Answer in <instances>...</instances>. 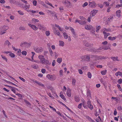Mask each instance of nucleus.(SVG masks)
I'll list each match as a JSON object with an SVG mask.
<instances>
[{
  "label": "nucleus",
  "mask_w": 122,
  "mask_h": 122,
  "mask_svg": "<svg viewBox=\"0 0 122 122\" xmlns=\"http://www.w3.org/2000/svg\"><path fill=\"white\" fill-rule=\"evenodd\" d=\"M41 71L43 73H44L46 72V70L44 69H42L41 70Z\"/></svg>",
  "instance_id": "obj_64"
},
{
  "label": "nucleus",
  "mask_w": 122,
  "mask_h": 122,
  "mask_svg": "<svg viewBox=\"0 0 122 122\" xmlns=\"http://www.w3.org/2000/svg\"><path fill=\"white\" fill-rule=\"evenodd\" d=\"M66 94L67 96L69 97H70L71 96V93L70 89L67 90Z\"/></svg>",
  "instance_id": "obj_16"
},
{
  "label": "nucleus",
  "mask_w": 122,
  "mask_h": 122,
  "mask_svg": "<svg viewBox=\"0 0 122 122\" xmlns=\"http://www.w3.org/2000/svg\"><path fill=\"white\" fill-rule=\"evenodd\" d=\"M21 53L23 55L26 56L27 54V52L25 51H23Z\"/></svg>",
  "instance_id": "obj_50"
},
{
  "label": "nucleus",
  "mask_w": 122,
  "mask_h": 122,
  "mask_svg": "<svg viewBox=\"0 0 122 122\" xmlns=\"http://www.w3.org/2000/svg\"><path fill=\"white\" fill-rule=\"evenodd\" d=\"M32 21L35 22H38L39 21V20L38 19L35 18L33 19L32 20Z\"/></svg>",
  "instance_id": "obj_47"
},
{
  "label": "nucleus",
  "mask_w": 122,
  "mask_h": 122,
  "mask_svg": "<svg viewBox=\"0 0 122 122\" xmlns=\"http://www.w3.org/2000/svg\"><path fill=\"white\" fill-rule=\"evenodd\" d=\"M24 102L29 107H30V104L28 101L25 100Z\"/></svg>",
  "instance_id": "obj_19"
},
{
  "label": "nucleus",
  "mask_w": 122,
  "mask_h": 122,
  "mask_svg": "<svg viewBox=\"0 0 122 122\" xmlns=\"http://www.w3.org/2000/svg\"><path fill=\"white\" fill-rule=\"evenodd\" d=\"M108 39L109 40L113 41L115 40L116 37H112L111 36H109L108 37Z\"/></svg>",
  "instance_id": "obj_22"
},
{
  "label": "nucleus",
  "mask_w": 122,
  "mask_h": 122,
  "mask_svg": "<svg viewBox=\"0 0 122 122\" xmlns=\"http://www.w3.org/2000/svg\"><path fill=\"white\" fill-rule=\"evenodd\" d=\"M87 118L89 121H91V122H94V120H93L92 119L89 117H88Z\"/></svg>",
  "instance_id": "obj_60"
},
{
  "label": "nucleus",
  "mask_w": 122,
  "mask_h": 122,
  "mask_svg": "<svg viewBox=\"0 0 122 122\" xmlns=\"http://www.w3.org/2000/svg\"><path fill=\"white\" fill-rule=\"evenodd\" d=\"M113 19V17L112 16H111L110 17L108 18V20L109 21H111Z\"/></svg>",
  "instance_id": "obj_37"
},
{
  "label": "nucleus",
  "mask_w": 122,
  "mask_h": 122,
  "mask_svg": "<svg viewBox=\"0 0 122 122\" xmlns=\"http://www.w3.org/2000/svg\"><path fill=\"white\" fill-rule=\"evenodd\" d=\"M50 32L49 31H46V34L47 36H49L50 35Z\"/></svg>",
  "instance_id": "obj_56"
},
{
  "label": "nucleus",
  "mask_w": 122,
  "mask_h": 122,
  "mask_svg": "<svg viewBox=\"0 0 122 122\" xmlns=\"http://www.w3.org/2000/svg\"><path fill=\"white\" fill-rule=\"evenodd\" d=\"M115 75L117 76H118V75H119L120 76H122V72L120 71H118L116 73Z\"/></svg>",
  "instance_id": "obj_24"
},
{
  "label": "nucleus",
  "mask_w": 122,
  "mask_h": 122,
  "mask_svg": "<svg viewBox=\"0 0 122 122\" xmlns=\"http://www.w3.org/2000/svg\"><path fill=\"white\" fill-rule=\"evenodd\" d=\"M103 33L105 39L107 38L108 36L110 35V34L109 33H107L104 32H103Z\"/></svg>",
  "instance_id": "obj_11"
},
{
  "label": "nucleus",
  "mask_w": 122,
  "mask_h": 122,
  "mask_svg": "<svg viewBox=\"0 0 122 122\" xmlns=\"http://www.w3.org/2000/svg\"><path fill=\"white\" fill-rule=\"evenodd\" d=\"M16 95H17L20 98H21V97H22L21 95L19 93L17 94H16Z\"/></svg>",
  "instance_id": "obj_63"
},
{
  "label": "nucleus",
  "mask_w": 122,
  "mask_h": 122,
  "mask_svg": "<svg viewBox=\"0 0 122 122\" xmlns=\"http://www.w3.org/2000/svg\"><path fill=\"white\" fill-rule=\"evenodd\" d=\"M62 61V59L61 58H58L57 59V61L59 63H60Z\"/></svg>",
  "instance_id": "obj_28"
},
{
  "label": "nucleus",
  "mask_w": 122,
  "mask_h": 122,
  "mask_svg": "<svg viewBox=\"0 0 122 122\" xmlns=\"http://www.w3.org/2000/svg\"><path fill=\"white\" fill-rule=\"evenodd\" d=\"M108 49L111 50L110 47H109L108 46H105L104 48H103V49L105 50H107Z\"/></svg>",
  "instance_id": "obj_51"
},
{
  "label": "nucleus",
  "mask_w": 122,
  "mask_h": 122,
  "mask_svg": "<svg viewBox=\"0 0 122 122\" xmlns=\"http://www.w3.org/2000/svg\"><path fill=\"white\" fill-rule=\"evenodd\" d=\"M31 28L35 31L37 30L38 29V28L35 25H33L32 26H31Z\"/></svg>",
  "instance_id": "obj_23"
},
{
  "label": "nucleus",
  "mask_w": 122,
  "mask_h": 122,
  "mask_svg": "<svg viewBox=\"0 0 122 122\" xmlns=\"http://www.w3.org/2000/svg\"><path fill=\"white\" fill-rule=\"evenodd\" d=\"M31 44V43H28L26 42H25L24 46L27 47L30 46Z\"/></svg>",
  "instance_id": "obj_14"
},
{
  "label": "nucleus",
  "mask_w": 122,
  "mask_h": 122,
  "mask_svg": "<svg viewBox=\"0 0 122 122\" xmlns=\"http://www.w3.org/2000/svg\"><path fill=\"white\" fill-rule=\"evenodd\" d=\"M87 76L88 77L90 78H91L92 76V74L90 72L88 73Z\"/></svg>",
  "instance_id": "obj_39"
},
{
  "label": "nucleus",
  "mask_w": 122,
  "mask_h": 122,
  "mask_svg": "<svg viewBox=\"0 0 122 122\" xmlns=\"http://www.w3.org/2000/svg\"><path fill=\"white\" fill-rule=\"evenodd\" d=\"M35 82L37 84H38L40 86H44V85L42 84L41 82H39L38 81H37L35 80Z\"/></svg>",
  "instance_id": "obj_20"
},
{
  "label": "nucleus",
  "mask_w": 122,
  "mask_h": 122,
  "mask_svg": "<svg viewBox=\"0 0 122 122\" xmlns=\"http://www.w3.org/2000/svg\"><path fill=\"white\" fill-rule=\"evenodd\" d=\"M63 71L62 70H61L60 71V76L61 77L63 76Z\"/></svg>",
  "instance_id": "obj_49"
},
{
  "label": "nucleus",
  "mask_w": 122,
  "mask_h": 122,
  "mask_svg": "<svg viewBox=\"0 0 122 122\" xmlns=\"http://www.w3.org/2000/svg\"><path fill=\"white\" fill-rule=\"evenodd\" d=\"M59 43V45L60 46H64V44L63 41H60Z\"/></svg>",
  "instance_id": "obj_31"
},
{
  "label": "nucleus",
  "mask_w": 122,
  "mask_h": 122,
  "mask_svg": "<svg viewBox=\"0 0 122 122\" xmlns=\"http://www.w3.org/2000/svg\"><path fill=\"white\" fill-rule=\"evenodd\" d=\"M87 106L88 107L92 110L93 108V107L92 105L91 104V103L90 100H89L87 102Z\"/></svg>",
  "instance_id": "obj_5"
},
{
  "label": "nucleus",
  "mask_w": 122,
  "mask_h": 122,
  "mask_svg": "<svg viewBox=\"0 0 122 122\" xmlns=\"http://www.w3.org/2000/svg\"><path fill=\"white\" fill-rule=\"evenodd\" d=\"M37 2L35 0H34L33 2V4L34 5L36 6V5Z\"/></svg>",
  "instance_id": "obj_57"
},
{
  "label": "nucleus",
  "mask_w": 122,
  "mask_h": 122,
  "mask_svg": "<svg viewBox=\"0 0 122 122\" xmlns=\"http://www.w3.org/2000/svg\"><path fill=\"white\" fill-rule=\"evenodd\" d=\"M121 13V11L120 10H118L116 12V14L117 16V17H120V13Z\"/></svg>",
  "instance_id": "obj_13"
},
{
  "label": "nucleus",
  "mask_w": 122,
  "mask_h": 122,
  "mask_svg": "<svg viewBox=\"0 0 122 122\" xmlns=\"http://www.w3.org/2000/svg\"><path fill=\"white\" fill-rule=\"evenodd\" d=\"M16 52H17L16 54L20 56L21 55V50L20 49H16Z\"/></svg>",
  "instance_id": "obj_12"
},
{
  "label": "nucleus",
  "mask_w": 122,
  "mask_h": 122,
  "mask_svg": "<svg viewBox=\"0 0 122 122\" xmlns=\"http://www.w3.org/2000/svg\"><path fill=\"white\" fill-rule=\"evenodd\" d=\"M118 82L119 84H121L122 83V79H120L118 80Z\"/></svg>",
  "instance_id": "obj_52"
},
{
  "label": "nucleus",
  "mask_w": 122,
  "mask_h": 122,
  "mask_svg": "<svg viewBox=\"0 0 122 122\" xmlns=\"http://www.w3.org/2000/svg\"><path fill=\"white\" fill-rule=\"evenodd\" d=\"M45 3L51 6V7H53L51 3H50L47 1L46 0L45 1Z\"/></svg>",
  "instance_id": "obj_45"
},
{
  "label": "nucleus",
  "mask_w": 122,
  "mask_h": 122,
  "mask_svg": "<svg viewBox=\"0 0 122 122\" xmlns=\"http://www.w3.org/2000/svg\"><path fill=\"white\" fill-rule=\"evenodd\" d=\"M38 66L36 64H34L33 66V68L35 69H37L38 68Z\"/></svg>",
  "instance_id": "obj_36"
},
{
  "label": "nucleus",
  "mask_w": 122,
  "mask_h": 122,
  "mask_svg": "<svg viewBox=\"0 0 122 122\" xmlns=\"http://www.w3.org/2000/svg\"><path fill=\"white\" fill-rule=\"evenodd\" d=\"M25 7V9L27 11H28V9L29 7H28V5H25L24 7Z\"/></svg>",
  "instance_id": "obj_54"
},
{
  "label": "nucleus",
  "mask_w": 122,
  "mask_h": 122,
  "mask_svg": "<svg viewBox=\"0 0 122 122\" xmlns=\"http://www.w3.org/2000/svg\"><path fill=\"white\" fill-rule=\"evenodd\" d=\"M107 70H104L101 71V74L102 75H105L106 73Z\"/></svg>",
  "instance_id": "obj_30"
},
{
  "label": "nucleus",
  "mask_w": 122,
  "mask_h": 122,
  "mask_svg": "<svg viewBox=\"0 0 122 122\" xmlns=\"http://www.w3.org/2000/svg\"><path fill=\"white\" fill-rule=\"evenodd\" d=\"M86 59H87L86 60L87 61H89L90 59V56L88 55L86 56Z\"/></svg>",
  "instance_id": "obj_40"
},
{
  "label": "nucleus",
  "mask_w": 122,
  "mask_h": 122,
  "mask_svg": "<svg viewBox=\"0 0 122 122\" xmlns=\"http://www.w3.org/2000/svg\"><path fill=\"white\" fill-rule=\"evenodd\" d=\"M91 93L89 90H88L87 92V95L88 97H91Z\"/></svg>",
  "instance_id": "obj_32"
},
{
  "label": "nucleus",
  "mask_w": 122,
  "mask_h": 122,
  "mask_svg": "<svg viewBox=\"0 0 122 122\" xmlns=\"http://www.w3.org/2000/svg\"><path fill=\"white\" fill-rule=\"evenodd\" d=\"M95 59L97 60H99L101 59V56H95Z\"/></svg>",
  "instance_id": "obj_46"
},
{
  "label": "nucleus",
  "mask_w": 122,
  "mask_h": 122,
  "mask_svg": "<svg viewBox=\"0 0 122 122\" xmlns=\"http://www.w3.org/2000/svg\"><path fill=\"white\" fill-rule=\"evenodd\" d=\"M35 51L37 53H40L42 52L43 51V49L41 47H40L37 48H35L34 49Z\"/></svg>",
  "instance_id": "obj_4"
},
{
  "label": "nucleus",
  "mask_w": 122,
  "mask_h": 122,
  "mask_svg": "<svg viewBox=\"0 0 122 122\" xmlns=\"http://www.w3.org/2000/svg\"><path fill=\"white\" fill-rule=\"evenodd\" d=\"M19 29L20 30H25V28L23 26L20 27L19 28Z\"/></svg>",
  "instance_id": "obj_58"
},
{
  "label": "nucleus",
  "mask_w": 122,
  "mask_h": 122,
  "mask_svg": "<svg viewBox=\"0 0 122 122\" xmlns=\"http://www.w3.org/2000/svg\"><path fill=\"white\" fill-rule=\"evenodd\" d=\"M97 10H93L91 11L92 16L93 17L97 13Z\"/></svg>",
  "instance_id": "obj_8"
},
{
  "label": "nucleus",
  "mask_w": 122,
  "mask_h": 122,
  "mask_svg": "<svg viewBox=\"0 0 122 122\" xmlns=\"http://www.w3.org/2000/svg\"><path fill=\"white\" fill-rule=\"evenodd\" d=\"M75 100L76 102H79L80 101V99L79 98L77 97H75Z\"/></svg>",
  "instance_id": "obj_33"
},
{
  "label": "nucleus",
  "mask_w": 122,
  "mask_h": 122,
  "mask_svg": "<svg viewBox=\"0 0 122 122\" xmlns=\"http://www.w3.org/2000/svg\"><path fill=\"white\" fill-rule=\"evenodd\" d=\"M38 57L40 59V63H42L43 64L50 65V63H49V61L46 60L44 58V56L42 55H40L38 56Z\"/></svg>",
  "instance_id": "obj_1"
},
{
  "label": "nucleus",
  "mask_w": 122,
  "mask_h": 122,
  "mask_svg": "<svg viewBox=\"0 0 122 122\" xmlns=\"http://www.w3.org/2000/svg\"><path fill=\"white\" fill-rule=\"evenodd\" d=\"M96 4L94 1H93L92 2H89V6L90 7L93 8L96 6Z\"/></svg>",
  "instance_id": "obj_3"
},
{
  "label": "nucleus",
  "mask_w": 122,
  "mask_h": 122,
  "mask_svg": "<svg viewBox=\"0 0 122 122\" xmlns=\"http://www.w3.org/2000/svg\"><path fill=\"white\" fill-rule=\"evenodd\" d=\"M62 3L68 7H69L71 5V3L68 0H63Z\"/></svg>",
  "instance_id": "obj_2"
},
{
  "label": "nucleus",
  "mask_w": 122,
  "mask_h": 122,
  "mask_svg": "<svg viewBox=\"0 0 122 122\" xmlns=\"http://www.w3.org/2000/svg\"><path fill=\"white\" fill-rule=\"evenodd\" d=\"M5 45H8V46L10 44V43L8 40L6 41L5 42Z\"/></svg>",
  "instance_id": "obj_35"
},
{
  "label": "nucleus",
  "mask_w": 122,
  "mask_h": 122,
  "mask_svg": "<svg viewBox=\"0 0 122 122\" xmlns=\"http://www.w3.org/2000/svg\"><path fill=\"white\" fill-rule=\"evenodd\" d=\"M8 29V27L5 26H3V27L2 28V30L4 31H5Z\"/></svg>",
  "instance_id": "obj_27"
},
{
  "label": "nucleus",
  "mask_w": 122,
  "mask_h": 122,
  "mask_svg": "<svg viewBox=\"0 0 122 122\" xmlns=\"http://www.w3.org/2000/svg\"><path fill=\"white\" fill-rule=\"evenodd\" d=\"M86 24V22L84 20H80L79 24L82 25H83Z\"/></svg>",
  "instance_id": "obj_18"
},
{
  "label": "nucleus",
  "mask_w": 122,
  "mask_h": 122,
  "mask_svg": "<svg viewBox=\"0 0 122 122\" xmlns=\"http://www.w3.org/2000/svg\"><path fill=\"white\" fill-rule=\"evenodd\" d=\"M88 4V3L87 2H85L82 5L83 7H84L85 6H87Z\"/></svg>",
  "instance_id": "obj_61"
},
{
  "label": "nucleus",
  "mask_w": 122,
  "mask_h": 122,
  "mask_svg": "<svg viewBox=\"0 0 122 122\" xmlns=\"http://www.w3.org/2000/svg\"><path fill=\"white\" fill-rule=\"evenodd\" d=\"M19 112L21 113L22 114H25V113H26L28 114H29L28 113H26L24 110L21 109V108H19Z\"/></svg>",
  "instance_id": "obj_9"
},
{
  "label": "nucleus",
  "mask_w": 122,
  "mask_h": 122,
  "mask_svg": "<svg viewBox=\"0 0 122 122\" xmlns=\"http://www.w3.org/2000/svg\"><path fill=\"white\" fill-rule=\"evenodd\" d=\"M16 5H18V6L20 7L22 5L20 3V2H17V1H16Z\"/></svg>",
  "instance_id": "obj_44"
},
{
  "label": "nucleus",
  "mask_w": 122,
  "mask_h": 122,
  "mask_svg": "<svg viewBox=\"0 0 122 122\" xmlns=\"http://www.w3.org/2000/svg\"><path fill=\"white\" fill-rule=\"evenodd\" d=\"M103 32H105V31L107 32H109L111 31V29L109 28L107 29L106 28H104L103 29Z\"/></svg>",
  "instance_id": "obj_26"
},
{
  "label": "nucleus",
  "mask_w": 122,
  "mask_h": 122,
  "mask_svg": "<svg viewBox=\"0 0 122 122\" xmlns=\"http://www.w3.org/2000/svg\"><path fill=\"white\" fill-rule=\"evenodd\" d=\"M92 16H91V15H90V16L87 19V21L89 22H90L91 21V19L92 17Z\"/></svg>",
  "instance_id": "obj_59"
},
{
  "label": "nucleus",
  "mask_w": 122,
  "mask_h": 122,
  "mask_svg": "<svg viewBox=\"0 0 122 122\" xmlns=\"http://www.w3.org/2000/svg\"><path fill=\"white\" fill-rule=\"evenodd\" d=\"M60 96L62 98V99H63L65 101L66 100V99L65 98V96L63 95L60 94Z\"/></svg>",
  "instance_id": "obj_42"
},
{
  "label": "nucleus",
  "mask_w": 122,
  "mask_h": 122,
  "mask_svg": "<svg viewBox=\"0 0 122 122\" xmlns=\"http://www.w3.org/2000/svg\"><path fill=\"white\" fill-rule=\"evenodd\" d=\"M9 55L11 57H15V55L13 53H10Z\"/></svg>",
  "instance_id": "obj_53"
},
{
  "label": "nucleus",
  "mask_w": 122,
  "mask_h": 122,
  "mask_svg": "<svg viewBox=\"0 0 122 122\" xmlns=\"http://www.w3.org/2000/svg\"><path fill=\"white\" fill-rule=\"evenodd\" d=\"M101 26H99L96 28V32H98L99 30L101 28Z\"/></svg>",
  "instance_id": "obj_55"
},
{
  "label": "nucleus",
  "mask_w": 122,
  "mask_h": 122,
  "mask_svg": "<svg viewBox=\"0 0 122 122\" xmlns=\"http://www.w3.org/2000/svg\"><path fill=\"white\" fill-rule=\"evenodd\" d=\"M49 51L51 56H53V53L50 48V49H49Z\"/></svg>",
  "instance_id": "obj_34"
},
{
  "label": "nucleus",
  "mask_w": 122,
  "mask_h": 122,
  "mask_svg": "<svg viewBox=\"0 0 122 122\" xmlns=\"http://www.w3.org/2000/svg\"><path fill=\"white\" fill-rule=\"evenodd\" d=\"M53 75H50L49 74L47 75L46 77L48 78L51 80H55V78H54Z\"/></svg>",
  "instance_id": "obj_6"
},
{
  "label": "nucleus",
  "mask_w": 122,
  "mask_h": 122,
  "mask_svg": "<svg viewBox=\"0 0 122 122\" xmlns=\"http://www.w3.org/2000/svg\"><path fill=\"white\" fill-rule=\"evenodd\" d=\"M63 36L65 39H67L68 36L66 33L65 32H64L63 33Z\"/></svg>",
  "instance_id": "obj_25"
},
{
  "label": "nucleus",
  "mask_w": 122,
  "mask_h": 122,
  "mask_svg": "<svg viewBox=\"0 0 122 122\" xmlns=\"http://www.w3.org/2000/svg\"><path fill=\"white\" fill-rule=\"evenodd\" d=\"M54 34L55 35H57L58 36H60V32L57 30H55L54 32Z\"/></svg>",
  "instance_id": "obj_21"
},
{
  "label": "nucleus",
  "mask_w": 122,
  "mask_h": 122,
  "mask_svg": "<svg viewBox=\"0 0 122 122\" xmlns=\"http://www.w3.org/2000/svg\"><path fill=\"white\" fill-rule=\"evenodd\" d=\"M98 50V49H95L94 48H92L91 49V51L92 52L93 51L94 52H100V51H99Z\"/></svg>",
  "instance_id": "obj_15"
},
{
  "label": "nucleus",
  "mask_w": 122,
  "mask_h": 122,
  "mask_svg": "<svg viewBox=\"0 0 122 122\" xmlns=\"http://www.w3.org/2000/svg\"><path fill=\"white\" fill-rule=\"evenodd\" d=\"M70 29L71 30L72 34L75 33L74 29L73 28H72V27H70Z\"/></svg>",
  "instance_id": "obj_38"
},
{
  "label": "nucleus",
  "mask_w": 122,
  "mask_h": 122,
  "mask_svg": "<svg viewBox=\"0 0 122 122\" xmlns=\"http://www.w3.org/2000/svg\"><path fill=\"white\" fill-rule=\"evenodd\" d=\"M72 36L75 38H76L77 37V35H76L75 33L72 34Z\"/></svg>",
  "instance_id": "obj_41"
},
{
  "label": "nucleus",
  "mask_w": 122,
  "mask_h": 122,
  "mask_svg": "<svg viewBox=\"0 0 122 122\" xmlns=\"http://www.w3.org/2000/svg\"><path fill=\"white\" fill-rule=\"evenodd\" d=\"M76 80L75 79H72V85L73 86H75V85L76 84L75 83L76 82Z\"/></svg>",
  "instance_id": "obj_29"
},
{
  "label": "nucleus",
  "mask_w": 122,
  "mask_h": 122,
  "mask_svg": "<svg viewBox=\"0 0 122 122\" xmlns=\"http://www.w3.org/2000/svg\"><path fill=\"white\" fill-rule=\"evenodd\" d=\"M1 56L2 58L4 60H5L7 62V59L5 57V56H3L1 55Z\"/></svg>",
  "instance_id": "obj_62"
},
{
  "label": "nucleus",
  "mask_w": 122,
  "mask_h": 122,
  "mask_svg": "<svg viewBox=\"0 0 122 122\" xmlns=\"http://www.w3.org/2000/svg\"><path fill=\"white\" fill-rule=\"evenodd\" d=\"M84 45L87 47H90L92 46V45L88 43L85 40L84 41Z\"/></svg>",
  "instance_id": "obj_10"
},
{
  "label": "nucleus",
  "mask_w": 122,
  "mask_h": 122,
  "mask_svg": "<svg viewBox=\"0 0 122 122\" xmlns=\"http://www.w3.org/2000/svg\"><path fill=\"white\" fill-rule=\"evenodd\" d=\"M18 13L21 15H23L24 13L21 10H19L18 11Z\"/></svg>",
  "instance_id": "obj_48"
},
{
  "label": "nucleus",
  "mask_w": 122,
  "mask_h": 122,
  "mask_svg": "<svg viewBox=\"0 0 122 122\" xmlns=\"http://www.w3.org/2000/svg\"><path fill=\"white\" fill-rule=\"evenodd\" d=\"M85 29L88 30H90L92 28V26L91 25H86L85 27Z\"/></svg>",
  "instance_id": "obj_7"
},
{
  "label": "nucleus",
  "mask_w": 122,
  "mask_h": 122,
  "mask_svg": "<svg viewBox=\"0 0 122 122\" xmlns=\"http://www.w3.org/2000/svg\"><path fill=\"white\" fill-rule=\"evenodd\" d=\"M111 58L112 59L113 61H118L119 60L118 59V57H111Z\"/></svg>",
  "instance_id": "obj_17"
},
{
  "label": "nucleus",
  "mask_w": 122,
  "mask_h": 122,
  "mask_svg": "<svg viewBox=\"0 0 122 122\" xmlns=\"http://www.w3.org/2000/svg\"><path fill=\"white\" fill-rule=\"evenodd\" d=\"M43 26V25H41L40 24H39L38 25V27L39 28L40 30L42 29Z\"/></svg>",
  "instance_id": "obj_43"
}]
</instances>
